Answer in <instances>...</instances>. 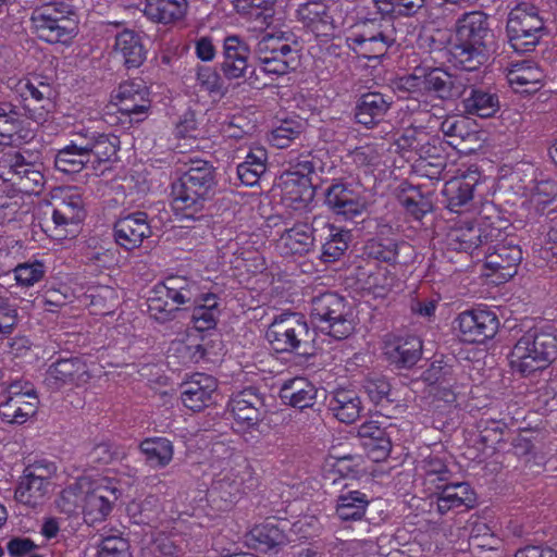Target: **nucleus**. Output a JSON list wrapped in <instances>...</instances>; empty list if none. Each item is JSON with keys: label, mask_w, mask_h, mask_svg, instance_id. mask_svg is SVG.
<instances>
[{"label": "nucleus", "mask_w": 557, "mask_h": 557, "mask_svg": "<svg viewBox=\"0 0 557 557\" xmlns=\"http://www.w3.org/2000/svg\"><path fill=\"white\" fill-rule=\"evenodd\" d=\"M250 50L239 36L231 35L223 41L222 72L228 79L243 77L248 67Z\"/></svg>", "instance_id": "nucleus-34"}, {"label": "nucleus", "mask_w": 557, "mask_h": 557, "mask_svg": "<svg viewBox=\"0 0 557 557\" xmlns=\"http://www.w3.org/2000/svg\"><path fill=\"white\" fill-rule=\"evenodd\" d=\"M507 82L517 94H534L544 86V72L533 61L512 63L507 71Z\"/></svg>", "instance_id": "nucleus-32"}, {"label": "nucleus", "mask_w": 557, "mask_h": 557, "mask_svg": "<svg viewBox=\"0 0 557 557\" xmlns=\"http://www.w3.org/2000/svg\"><path fill=\"white\" fill-rule=\"evenodd\" d=\"M423 485L428 492L450 481L451 471L443 458L430 455L421 463Z\"/></svg>", "instance_id": "nucleus-56"}, {"label": "nucleus", "mask_w": 557, "mask_h": 557, "mask_svg": "<svg viewBox=\"0 0 557 557\" xmlns=\"http://www.w3.org/2000/svg\"><path fill=\"white\" fill-rule=\"evenodd\" d=\"M297 18L315 37H332L335 25L327 5L323 1H308L297 9Z\"/></svg>", "instance_id": "nucleus-31"}, {"label": "nucleus", "mask_w": 557, "mask_h": 557, "mask_svg": "<svg viewBox=\"0 0 557 557\" xmlns=\"http://www.w3.org/2000/svg\"><path fill=\"white\" fill-rule=\"evenodd\" d=\"M431 506H435L438 515L444 516L449 511H462L474 508L476 505V493L467 482H446L437 485L429 492Z\"/></svg>", "instance_id": "nucleus-22"}, {"label": "nucleus", "mask_w": 557, "mask_h": 557, "mask_svg": "<svg viewBox=\"0 0 557 557\" xmlns=\"http://www.w3.org/2000/svg\"><path fill=\"white\" fill-rule=\"evenodd\" d=\"M329 409L338 421L350 424L359 418L361 400L355 391L339 388L330 398Z\"/></svg>", "instance_id": "nucleus-48"}, {"label": "nucleus", "mask_w": 557, "mask_h": 557, "mask_svg": "<svg viewBox=\"0 0 557 557\" xmlns=\"http://www.w3.org/2000/svg\"><path fill=\"white\" fill-rule=\"evenodd\" d=\"M100 537L97 557H133L129 541L121 529L104 525Z\"/></svg>", "instance_id": "nucleus-52"}, {"label": "nucleus", "mask_w": 557, "mask_h": 557, "mask_svg": "<svg viewBox=\"0 0 557 557\" xmlns=\"http://www.w3.org/2000/svg\"><path fill=\"white\" fill-rule=\"evenodd\" d=\"M483 276L495 285H500L512 278L522 261V250L515 243V237L509 236L502 228V235L492 237L484 245Z\"/></svg>", "instance_id": "nucleus-10"}, {"label": "nucleus", "mask_w": 557, "mask_h": 557, "mask_svg": "<svg viewBox=\"0 0 557 557\" xmlns=\"http://www.w3.org/2000/svg\"><path fill=\"white\" fill-rule=\"evenodd\" d=\"M355 286L362 297L386 298L397 286L395 269L373 261L360 262L354 271Z\"/></svg>", "instance_id": "nucleus-17"}, {"label": "nucleus", "mask_w": 557, "mask_h": 557, "mask_svg": "<svg viewBox=\"0 0 557 557\" xmlns=\"http://www.w3.org/2000/svg\"><path fill=\"white\" fill-rule=\"evenodd\" d=\"M347 302L334 292L323 293L312 299L311 318L317 326L336 339L348 337L355 326L349 318Z\"/></svg>", "instance_id": "nucleus-12"}, {"label": "nucleus", "mask_w": 557, "mask_h": 557, "mask_svg": "<svg viewBox=\"0 0 557 557\" xmlns=\"http://www.w3.org/2000/svg\"><path fill=\"white\" fill-rule=\"evenodd\" d=\"M391 107V101L381 92L363 94L355 108V120L358 124L371 128L383 121Z\"/></svg>", "instance_id": "nucleus-38"}, {"label": "nucleus", "mask_w": 557, "mask_h": 557, "mask_svg": "<svg viewBox=\"0 0 557 557\" xmlns=\"http://www.w3.org/2000/svg\"><path fill=\"white\" fill-rule=\"evenodd\" d=\"M369 504L366 493L358 490L343 491L336 498L335 516L343 523L362 521Z\"/></svg>", "instance_id": "nucleus-42"}, {"label": "nucleus", "mask_w": 557, "mask_h": 557, "mask_svg": "<svg viewBox=\"0 0 557 557\" xmlns=\"http://www.w3.org/2000/svg\"><path fill=\"white\" fill-rule=\"evenodd\" d=\"M116 290L108 285H91L81 296L79 301L85 305L91 314H111L117 304Z\"/></svg>", "instance_id": "nucleus-49"}, {"label": "nucleus", "mask_w": 557, "mask_h": 557, "mask_svg": "<svg viewBox=\"0 0 557 557\" xmlns=\"http://www.w3.org/2000/svg\"><path fill=\"white\" fill-rule=\"evenodd\" d=\"M149 88L140 78L125 81L119 85L116 106L122 115L131 122H143L151 107Z\"/></svg>", "instance_id": "nucleus-23"}, {"label": "nucleus", "mask_w": 557, "mask_h": 557, "mask_svg": "<svg viewBox=\"0 0 557 557\" xmlns=\"http://www.w3.org/2000/svg\"><path fill=\"white\" fill-rule=\"evenodd\" d=\"M423 377L429 384L436 385V397L449 405L456 403L457 388L467 381L465 369L457 360L451 364L444 360L433 361Z\"/></svg>", "instance_id": "nucleus-20"}, {"label": "nucleus", "mask_w": 557, "mask_h": 557, "mask_svg": "<svg viewBox=\"0 0 557 557\" xmlns=\"http://www.w3.org/2000/svg\"><path fill=\"white\" fill-rule=\"evenodd\" d=\"M28 391L23 389V381L3 382L0 385V418L8 423L13 416L17 399L26 398Z\"/></svg>", "instance_id": "nucleus-61"}, {"label": "nucleus", "mask_w": 557, "mask_h": 557, "mask_svg": "<svg viewBox=\"0 0 557 557\" xmlns=\"http://www.w3.org/2000/svg\"><path fill=\"white\" fill-rule=\"evenodd\" d=\"M557 197V183L553 180L537 182L532 188L530 202L536 211L543 212Z\"/></svg>", "instance_id": "nucleus-64"}, {"label": "nucleus", "mask_w": 557, "mask_h": 557, "mask_svg": "<svg viewBox=\"0 0 557 557\" xmlns=\"http://www.w3.org/2000/svg\"><path fill=\"white\" fill-rule=\"evenodd\" d=\"M187 10V0H146L144 14L153 23L170 25L182 21Z\"/></svg>", "instance_id": "nucleus-41"}, {"label": "nucleus", "mask_w": 557, "mask_h": 557, "mask_svg": "<svg viewBox=\"0 0 557 557\" xmlns=\"http://www.w3.org/2000/svg\"><path fill=\"white\" fill-rule=\"evenodd\" d=\"M215 169L205 160L191 161L171 187V208L174 215L183 220H196L205 200L215 185Z\"/></svg>", "instance_id": "nucleus-2"}, {"label": "nucleus", "mask_w": 557, "mask_h": 557, "mask_svg": "<svg viewBox=\"0 0 557 557\" xmlns=\"http://www.w3.org/2000/svg\"><path fill=\"white\" fill-rule=\"evenodd\" d=\"M506 32L510 47L518 53L533 51L545 34V23L539 9L520 3L508 15Z\"/></svg>", "instance_id": "nucleus-11"}, {"label": "nucleus", "mask_w": 557, "mask_h": 557, "mask_svg": "<svg viewBox=\"0 0 557 557\" xmlns=\"http://www.w3.org/2000/svg\"><path fill=\"white\" fill-rule=\"evenodd\" d=\"M268 151L261 146L250 148L245 160L237 168V178L242 185L253 187L267 171Z\"/></svg>", "instance_id": "nucleus-47"}, {"label": "nucleus", "mask_w": 557, "mask_h": 557, "mask_svg": "<svg viewBox=\"0 0 557 557\" xmlns=\"http://www.w3.org/2000/svg\"><path fill=\"white\" fill-rule=\"evenodd\" d=\"M218 389L216 380L205 373H195L181 386V400L191 411H200L212 403Z\"/></svg>", "instance_id": "nucleus-27"}, {"label": "nucleus", "mask_w": 557, "mask_h": 557, "mask_svg": "<svg viewBox=\"0 0 557 557\" xmlns=\"http://www.w3.org/2000/svg\"><path fill=\"white\" fill-rule=\"evenodd\" d=\"M48 376L55 383L76 386L88 383L91 377L87 363L81 357L59 358L50 364Z\"/></svg>", "instance_id": "nucleus-37"}, {"label": "nucleus", "mask_w": 557, "mask_h": 557, "mask_svg": "<svg viewBox=\"0 0 557 557\" xmlns=\"http://www.w3.org/2000/svg\"><path fill=\"white\" fill-rule=\"evenodd\" d=\"M115 499V488L98 486L88 492L84 497V521L89 525L104 521L111 513Z\"/></svg>", "instance_id": "nucleus-36"}, {"label": "nucleus", "mask_w": 557, "mask_h": 557, "mask_svg": "<svg viewBox=\"0 0 557 557\" xmlns=\"http://www.w3.org/2000/svg\"><path fill=\"white\" fill-rule=\"evenodd\" d=\"M114 50L121 55L127 69H137L146 60L145 46L140 36L134 30L124 29L119 33L115 37Z\"/></svg>", "instance_id": "nucleus-45"}, {"label": "nucleus", "mask_w": 557, "mask_h": 557, "mask_svg": "<svg viewBox=\"0 0 557 557\" xmlns=\"http://www.w3.org/2000/svg\"><path fill=\"white\" fill-rule=\"evenodd\" d=\"M351 234L347 230L337 228L333 225L329 228V235L321 248V260L334 262L338 260L348 249Z\"/></svg>", "instance_id": "nucleus-58"}, {"label": "nucleus", "mask_w": 557, "mask_h": 557, "mask_svg": "<svg viewBox=\"0 0 557 557\" xmlns=\"http://www.w3.org/2000/svg\"><path fill=\"white\" fill-rule=\"evenodd\" d=\"M249 535L253 545L263 552L281 546L287 541L284 531L281 530L273 521H265L255 525L250 530Z\"/></svg>", "instance_id": "nucleus-54"}, {"label": "nucleus", "mask_w": 557, "mask_h": 557, "mask_svg": "<svg viewBox=\"0 0 557 557\" xmlns=\"http://www.w3.org/2000/svg\"><path fill=\"white\" fill-rule=\"evenodd\" d=\"M467 113L482 119L494 116L499 110V99L496 94L482 88H471L470 94L463 100Z\"/></svg>", "instance_id": "nucleus-53"}, {"label": "nucleus", "mask_w": 557, "mask_h": 557, "mask_svg": "<svg viewBox=\"0 0 557 557\" xmlns=\"http://www.w3.org/2000/svg\"><path fill=\"white\" fill-rule=\"evenodd\" d=\"M226 411L235 433L246 436L259 432L267 410L264 397L258 388L249 386L232 395L227 401Z\"/></svg>", "instance_id": "nucleus-13"}, {"label": "nucleus", "mask_w": 557, "mask_h": 557, "mask_svg": "<svg viewBox=\"0 0 557 557\" xmlns=\"http://www.w3.org/2000/svg\"><path fill=\"white\" fill-rule=\"evenodd\" d=\"M113 231L115 243L128 251L140 247L144 239L151 236L148 214L144 211L121 216L114 223Z\"/></svg>", "instance_id": "nucleus-24"}, {"label": "nucleus", "mask_w": 557, "mask_h": 557, "mask_svg": "<svg viewBox=\"0 0 557 557\" xmlns=\"http://www.w3.org/2000/svg\"><path fill=\"white\" fill-rule=\"evenodd\" d=\"M13 270L14 277L20 286L29 287L42 280L46 273L44 262L35 260L33 262H23L10 264L9 270Z\"/></svg>", "instance_id": "nucleus-63"}, {"label": "nucleus", "mask_w": 557, "mask_h": 557, "mask_svg": "<svg viewBox=\"0 0 557 557\" xmlns=\"http://www.w3.org/2000/svg\"><path fill=\"white\" fill-rule=\"evenodd\" d=\"M423 81L425 85L424 94L434 92L442 99H453L460 97L466 85L463 82L448 73L442 67L423 66Z\"/></svg>", "instance_id": "nucleus-35"}, {"label": "nucleus", "mask_w": 557, "mask_h": 557, "mask_svg": "<svg viewBox=\"0 0 557 557\" xmlns=\"http://www.w3.org/2000/svg\"><path fill=\"white\" fill-rule=\"evenodd\" d=\"M318 389L312 382L304 376H295L283 382L280 397L286 404L298 409L312 407Z\"/></svg>", "instance_id": "nucleus-39"}, {"label": "nucleus", "mask_w": 557, "mask_h": 557, "mask_svg": "<svg viewBox=\"0 0 557 557\" xmlns=\"http://www.w3.org/2000/svg\"><path fill=\"white\" fill-rule=\"evenodd\" d=\"M258 47L270 53H278L284 59L267 55L259 52V70L265 75L274 77L283 76L295 70L299 63L298 50L287 39L268 35L259 42Z\"/></svg>", "instance_id": "nucleus-19"}, {"label": "nucleus", "mask_w": 557, "mask_h": 557, "mask_svg": "<svg viewBox=\"0 0 557 557\" xmlns=\"http://www.w3.org/2000/svg\"><path fill=\"white\" fill-rule=\"evenodd\" d=\"M367 3L362 7L357 22L346 34L347 47L359 58L380 60L394 46V25L385 22L379 14H372Z\"/></svg>", "instance_id": "nucleus-4"}, {"label": "nucleus", "mask_w": 557, "mask_h": 557, "mask_svg": "<svg viewBox=\"0 0 557 557\" xmlns=\"http://www.w3.org/2000/svg\"><path fill=\"white\" fill-rule=\"evenodd\" d=\"M499 235H502V227L495 225L490 218H482L476 223L466 218L449 226L445 245L448 250L472 255L474 250L491 242L492 237Z\"/></svg>", "instance_id": "nucleus-16"}, {"label": "nucleus", "mask_w": 557, "mask_h": 557, "mask_svg": "<svg viewBox=\"0 0 557 557\" xmlns=\"http://www.w3.org/2000/svg\"><path fill=\"white\" fill-rule=\"evenodd\" d=\"M314 230L305 221L284 222V228L276 239V249L282 256H304L314 246Z\"/></svg>", "instance_id": "nucleus-25"}, {"label": "nucleus", "mask_w": 557, "mask_h": 557, "mask_svg": "<svg viewBox=\"0 0 557 557\" xmlns=\"http://www.w3.org/2000/svg\"><path fill=\"white\" fill-rule=\"evenodd\" d=\"M9 87L28 119L45 123L57 109L58 91L51 79L42 75H28L10 79Z\"/></svg>", "instance_id": "nucleus-9"}, {"label": "nucleus", "mask_w": 557, "mask_h": 557, "mask_svg": "<svg viewBox=\"0 0 557 557\" xmlns=\"http://www.w3.org/2000/svg\"><path fill=\"white\" fill-rule=\"evenodd\" d=\"M152 319L166 322L184 306H193L191 322L198 332L212 330L221 315V297L190 276L170 274L157 282L147 298Z\"/></svg>", "instance_id": "nucleus-1"}, {"label": "nucleus", "mask_w": 557, "mask_h": 557, "mask_svg": "<svg viewBox=\"0 0 557 557\" xmlns=\"http://www.w3.org/2000/svg\"><path fill=\"white\" fill-rule=\"evenodd\" d=\"M426 136L418 137L416 131H406L397 140V145L403 150L414 151L418 159L414 161L413 172L430 181L442 180L443 173L447 166L446 156L442 145H436L437 140L423 141Z\"/></svg>", "instance_id": "nucleus-15"}, {"label": "nucleus", "mask_w": 557, "mask_h": 557, "mask_svg": "<svg viewBox=\"0 0 557 557\" xmlns=\"http://www.w3.org/2000/svg\"><path fill=\"white\" fill-rule=\"evenodd\" d=\"M325 203L337 215L347 220L360 215L364 203L360 194L348 183L334 181L325 190Z\"/></svg>", "instance_id": "nucleus-26"}, {"label": "nucleus", "mask_w": 557, "mask_h": 557, "mask_svg": "<svg viewBox=\"0 0 557 557\" xmlns=\"http://www.w3.org/2000/svg\"><path fill=\"white\" fill-rule=\"evenodd\" d=\"M488 35L487 16L483 12H469L458 20L456 44L450 52L461 70L474 71L487 60L485 39Z\"/></svg>", "instance_id": "nucleus-5"}, {"label": "nucleus", "mask_w": 557, "mask_h": 557, "mask_svg": "<svg viewBox=\"0 0 557 557\" xmlns=\"http://www.w3.org/2000/svg\"><path fill=\"white\" fill-rule=\"evenodd\" d=\"M30 26L33 33L48 44L69 45L78 33L73 7L64 1H52L35 8Z\"/></svg>", "instance_id": "nucleus-8"}, {"label": "nucleus", "mask_w": 557, "mask_h": 557, "mask_svg": "<svg viewBox=\"0 0 557 557\" xmlns=\"http://www.w3.org/2000/svg\"><path fill=\"white\" fill-rule=\"evenodd\" d=\"M396 197L406 213L417 221L433 210V193L422 185L403 181L397 187Z\"/></svg>", "instance_id": "nucleus-29"}, {"label": "nucleus", "mask_w": 557, "mask_h": 557, "mask_svg": "<svg viewBox=\"0 0 557 557\" xmlns=\"http://www.w3.org/2000/svg\"><path fill=\"white\" fill-rule=\"evenodd\" d=\"M86 216L82 194L76 187L58 189L50 206L38 219L40 230L52 240L61 242L69 237L72 225H78Z\"/></svg>", "instance_id": "nucleus-7"}, {"label": "nucleus", "mask_w": 557, "mask_h": 557, "mask_svg": "<svg viewBox=\"0 0 557 557\" xmlns=\"http://www.w3.org/2000/svg\"><path fill=\"white\" fill-rule=\"evenodd\" d=\"M24 121L16 107L10 102L0 103V145H18L25 139Z\"/></svg>", "instance_id": "nucleus-46"}, {"label": "nucleus", "mask_w": 557, "mask_h": 557, "mask_svg": "<svg viewBox=\"0 0 557 557\" xmlns=\"http://www.w3.org/2000/svg\"><path fill=\"white\" fill-rule=\"evenodd\" d=\"M482 178L483 175L478 169H469L446 181L442 191L446 208L459 214L468 212L472 206L475 188Z\"/></svg>", "instance_id": "nucleus-21"}, {"label": "nucleus", "mask_w": 557, "mask_h": 557, "mask_svg": "<svg viewBox=\"0 0 557 557\" xmlns=\"http://www.w3.org/2000/svg\"><path fill=\"white\" fill-rule=\"evenodd\" d=\"M23 389L28 391L26 398L17 399L13 416L9 420V424H23L29 418L37 413L39 398L32 383L23 381Z\"/></svg>", "instance_id": "nucleus-62"}, {"label": "nucleus", "mask_w": 557, "mask_h": 557, "mask_svg": "<svg viewBox=\"0 0 557 557\" xmlns=\"http://www.w3.org/2000/svg\"><path fill=\"white\" fill-rule=\"evenodd\" d=\"M139 449L152 469H163L173 460L174 446L166 437H147L140 442Z\"/></svg>", "instance_id": "nucleus-50"}, {"label": "nucleus", "mask_w": 557, "mask_h": 557, "mask_svg": "<svg viewBox=\"0 0 557 557\" xmlns=\"http://www.w3.org/2000/svg\"><path fill=\"white\" fill-rule=\"evenodd\" d=\"M394 238L375 237L369 239L362 249V260L360 262L373 261L380 264L385 263L392 269L398 263L399 249L405 246Z\"/></svg>", "instance_id": "nucleus-43"}, {"label": "nucleus", "mask_w": 557, "mask_h": 557, "mask_svg": "<svg viewBox=\"0 0 557 557\" xmlns=\"http://www.w3.org/2000/svg\"><path fill=\"white\" fill-rule=\"evenodd\" d=\"M48 488L49 486L40 480L38 481L34 478L27 476V474L23 472L15 490V498L18 503L29 507H36L42 503L48 493Z\"/></svg>", "instance_id": "nucleus-59"}, {"label": "nucleus", "mask_w": 557, "mask_h": 557, "mask_svg": "<svg viewBox=\"0 0 557 557\" xmlns=\"http://www.w3.org/2000/svg\"><path fill=\"white\" fill-rule=\"evenodd\" d=\"M456 321L461 341L469 344L494 338L500 325L496 312L483 305L460 312Z\"/></svg>", "instance_id": "nucleus-18"}, {"label": "nucleus", "mask_w": 557, "mask_h": 557, "mask_svg": "<svg viewBox=\"0 0 557 557\" xmlns=\"http://www.w3.org/2000/svg\"><path fill=\"white\" fill-rule=\"evenodd\" d=\"M282 191V203L294 211H307L311 205L314 190L313 187L300 180L289 178L288 175H281L278 183Z\"/></svg>", "instance_id": "nucleus-40"}, {"label": "nucleus", "mask_w": 557, "mask_h": 557, "mask_svg": "<svg viewBox=\"0 0 557 557\" xmlns=\"http://www.w3.org/2000/svg\"><path fill=\"white\" fill-rule=\"evenodd\" d=\"M75 129L82 133V139L87 145V156L96 161L112 162L116 159L120 140L116 136L98 131L94 125L77 123Z\"/></svg>", "instance_id": "nucleus-28"}, {"label": "nucleus", "mask_w": 557, "mask_h": 557, "mask_svg": "<svg viewBox=\"0 0 557 557\" xmlns=\"http://www.w3.org/2000/svg\"><path fill=\"white\" fill-rule=\"evenodd\" d=\"M18 323V307L12 300L11 292L0 285V341L9 338Z\"/></svg>", "instance_id": "nucleus-60"}, {"label": "nucleus", "mask_w": 557, "mask_h": 557, "mask_svg": "<svg viewBox=\"0 0 557 557\" xmlns=\"http://www.w3.org/2000/svg\"><path fill=\"white\" fill-rule=\"evenodd\" d=\"M17 175L15 191L27 195L40 193L45 177L37 163L28 161L24 157Z\"/></svg>", "instance_id": "nucleus-57"}, {"label": "nucleus", "mask_w": 557, "mask_h": 557, "mask_svg": "<svg viewBox=\"0 0 557 557\" xmlns=\"http://www.w3.org/2000/svg\"><path fill=\"white\" fill-rule=\"evenodd\" d=\"M345 172L352 176L359 171L372 172L381 161V156L374 145H363L349 150L343 158Z\"/></svg>", "instance_id": "nucleus-51"}, {"label": "nucleus", "mask_w": 557, "mask_h": 557, "mask_svg": "<svg viewBox=\"0 0 557 557\" xmlns=\"http://www.w3.org/2000/svg\"><path fill=\"white\" fill-rule=\"evenodd\" d=\"M265 338L275 352H299L310 342V329L304 315L282 312L268 326Z\"/></svg>", "instance_id": "nucleus-14"}, {"label": "nucleus", "mask_w": 557, "mask_h": 557, "mask_svg": "<svg viewBox=\"0 0 557 557\" xmlns=\"http://www.w3.org/2000/svg\"><path fill=\"white\" fill-rule=\"evenodd\" d=\"M512 374L529 377L557 360V335L552 326H534L524 332L508 354Z\"/></svg>", "instance_id": "nucleus-3"}, {"label": "nucleus", "mask_w": 557, "mask_h": 557, "mask_svg": "<svg viewBox=\"0 0 557 557\" xmlns=\"http://www.w3.org/2000/svg\"><path fill=\"white\" fill-rule=\"evenodd\" d=\"M317 171H323L322 160L312 152L301 153L290 160L288 168L281 175H288L289 178L300 180L306 184H312V175Z\"/></svg>", "instance_id": "nucleus-55"}, {"label": "nucleus", "mask_w": 557, "mask_h": 557, "mask_svg": "<svg viewBox=\"0 0 557 557\" xmlns=\"http://www.w3.org/2000/svg\"><path fill=\"white\" fill-rule=\"evenodd\" d=\"M372 14H379L391 25L400 17L414 16L425 4V0H370Z\"/></svg>", "instance_id": "nucleus-44"}, {"label": "nucleus", "mask_w": 557, "mask_h": 557, "mask_svg": "<svg viewBox=\"0 0 557 557\" xmlns=\"http://www.w3.org/2000/svg\"><path fill=\"white\" fill-rule=\"evenodd\" d=\"M258 479L249 461L243 457L228 460L207 491V502L218 510H227L247 491L257 486Z\"/></svg>", "instance_id": "nucleus-6"}, {"label": "nucleus", "mask_w": 557, "mask_h": 557, "mask_svg": "<svg viewBox=\"0 0 557 557\" xmlns=\"http://www.w3.org/2000/svg\"><path fill=\"white\" fill-rule=\"evenodd\" d=\"M69 135V143L57 150L54 166L60 172L73 174L81 172L90 160L87 156V145L82 139L79 129H75L74 125Z\"/></svg>", "instance_id": "nucleus-30"}, {"label": "nucleus", "mask_w": 557, "mask_h": 557, "mask_svg": "<svg viewBox=\"0 0 557 557\" xmlns=\"http://www.w3.org/2000/svg\"><path fill=\"white\" fill-rule=\"evenodd\" d=\"M384 354L397 368H411L421 358L422 342L414 335L394 336L385 342Z\"/></svg>", "instance_id": "nucleus-33"}]
</instances>
